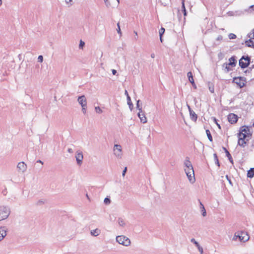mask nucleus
<instances>
[{
  "label": "nucleus",
  "mask_w": 254,
  "mask_h": 254,
  "mask_svg": "<svg viewBox=\"0 0 254 254\" xmlns=\"http://www.w3.org/2000/svg\"><path fill=\"white\" fill-rule=\"evenodd\" d=\"M226 178H227V180L228 181L229 183H230V184L232 185V183L231 182V179H230V178L228 177V175H226Z\"/></svg>",
  "instance_id": "nucleus-47"
},
{
  "label": "nucleus",
  "mask_w": 254,
  "mask_h": 254,
  "mask_svg": "<svg viewBox=\"0 0 254 254\" xmlns=\"http://www.w3.org/2000/svg\"><path fill=\"white\" fill-rule=\"evenodd\" d=\"M17 168L23 172L26 170L27 166L24 162H21L18 164Z\"/></svg>",
  "instance_id": "nucleus-18"
},
{
  "label": "nucleus",
  "mask_w": 254,
  "mask_h": 254,
  "mask_svg": "<svg viewBox=\"0 0 254 254\" xmlns=\"http://www.w3.org/2000/svg\"><path fill=\"white\" fill-rule=\"evenodd\" d=\"M151 57L152 58H155V54H154V53H152V54H151Z\"/></svg>",
  "instance_id": "nucleus-58"
},
{
  "label": "nucleus",
  "mask_w": 254,
  "mask_h": 254,
  "mask_svg": "<svg viewBox=\"0 0 254 254\" xmlns=\"http://www.w3.org/2000/svg\"><path fill=\"white\" fill-rule=\"evenodd\" d=\"M254 176V168H251L247 172V177L252 178Z\"/></svg>",
  "instance_id": "nucleus-20"
},
{
  "label": "nucleus",
  "mask_w": 254,
  "mask_h": 254,
  "mask_svg": "<svg viewBox=\"0 0 254 254\" xmlns=\"http://www.w3.org/2000/svg\"><path fill=\"white\" fill-rule=\"evenodd\" d=\"M237 238H239L241 242H246L249 240L250 237L247 232L240 231L236 232L234 234L233 239L236 240Z\"/></svg>",
  "instance_id": "nucleus-2"
},
{
  "label": "nucleus",
  "mask_w": 254,
  "mask_h": 254,
  "mask_svg": "<svg viewBox=\"0 0 254 254\" xmlns=\"http://www.w3.org/2000/svg\"><path fill=\"white\" fill-rule=\"evenodd\" d=\"M254 68V64L252 65L251 66L249 67L248 69H247V70H246L244 71V72L245 73H249L251 72L252 69H253Z\"/></svg>",
  "instance_id": "nucleus-27"
},
{
  "label": "nucleus",
  "mask_w": 254,
  "mask_h": 254,
  "mask_svg": "<svg viewBox=\"0 0 254 254\" xmlns=\"http://www.w3.org/2000/svg\"><path fill=\"white\" fill-rule=\"evenodd\" d=\"M251 60V59L249 56H243L239 60V66L243 69L248 67L250 64Z\"/></svg>",
  "instance_id": "nucleus-3"
},
{
  "label": "nucleus",
  "mask_w": 254,
  "mask_h": 254,
  "mask_svg": "<svg viewBox=\"0 0 254 254\" xmlns=\"http://www.w3.org/2000/svg\"><path fill=\"white\" fill-rule=\"evenodd\" d=\"M187 106H188V109H189V111L190 112V110H192V109H191V108L190 107V106L189 105H188Z\"/></svg>",
  "instance_id": "nucleus-61"
},
{
  "label": "nucleus",
  "mask_w": 254,
  "mask_h": 254,
  "mask_svg": "<svg viewBox=\"0 0 254 254\" xmlns=\"http://www.w3.org/2000/svg\"><path fill=\"white\" fill-rule=\"evenodd\" d=\"M212 119H213V121L214 122V123L217 125V126H218V127L219 128H221V126L220 125L217 123V119L215 118V117H212Z\"/></svg>",
  "instance_id": "nucleus-35"
},
{
  "label": "nucleus",
  "mask_w": 254,
  "mask_h": 254,
  "mask_svg": "<svg viewBox=\"0 0 254 254\" xmlns=\"http://www.w3.org/2000/svg\"><path fill=\"white\" fill-rule=\"evenodd\" d=\"M190 242L191 243H193L195 245V246L197 247V246H199V244H198V243L197 242H196L195 241V240L194 239V238H192L190 240Z\"/></svg>",
  "instance_id": "nucleus-32"
},
{
  "label": "nucleus",
  "mask_w": 254,
  "mask_h": 254,
  "mask_svg": "<svg viewBox=\"0 0 254 254\" xmlns=\"http://www.w3.org/2000/svg\"><path fill=\"white\" fill-rule=\"evenodd\" d=\"M2 193L4 195H5L7 193V190H6V189H5L4 190H3L2 191Z\"/></svg>",
  "instance_id": "nucleus-50"
},
{
  "label": "nucleus",
  "mask_w": 254,
  "mask_h": 254,
  "mask_svg": "<svg viewBox=\"0 0 254 254\" xmlns=\"http://www.w3.org/2000/svg\"><path fill=\"white\" fill-rule=\"evenodd\" d=\"M199 202H200V208L201 209V207H204V206L200 201H199Z\"/></svg>",
  "instance_id": "nucleus-57"
},
{
  "label": "nucleus",
  "mask_w": 254,
  "mask_h": 254,
  "mask_svg": "<svg viewBox=\"0 0 254 254\" xmlns=\"http://www.w3.org/2000/svg\"><path fill=\"white\" fill-rule=\"evenodd\" d=\"M222 39H223V37L221 35H219L216 39V40L217 41H221V40H222Z\"/></svg>",
  "instance_id": "nucleus-46"
},
{
  "label": "nucleus",
  "mask_w": 254,
  "mask_h": 254,
  "mask_svg": "<svg viewBox=\"0 0 254 254\" xmlns=\"http://www.w3.org/2000/svg\"><path fill=\"white\" fill-rule=\"evenodd\" d=\"M238 136L239 137L238 145L241 147H244L247 143L245 139L247 137L248 135L246 134V133L239 132L238 133Z\"/></svg>",
  "instance_id": "nucleus-7"
},
{
  "label": "nucleus",
  "mask_w": 254,
  "mask_h": 254,
  "mask_svg": "<svg viewBox=\"0 0 254 254\" xmlns=\"http://www.w3.org/2000/svg\"><path fill=\"white\" fill-rule=\"evenodd\" d=\"M117 26H118V28L117 29V32H118V34L121 35L122 33H121V28H120L119 23H118Z\"/></svg>",
  "instance_id": "nucleus-38"
},
{
  "label": "nucleus",
  "mask_w": 254,
  "mask_h": 254,
  "mask_svg": "<svg viewBox=\"0 0 254 254\" xmlns=\"http://www.w3.org/2000/svg\"><path fill=\"white\" fill-rule=\"evenodd\" d=\"M252 39H249V40L246 41L245 43L247 46V44H250V43H251V44H253V41Z\"/></svg>",
  "instance_id": "nucleus-39"
},
{
  "label": "nucleus",
  "mask_w": 254,
  "mask_h": 254,
  "mask_svg": "<svg viewBox=\"0 0 254 254\" xmlns=\"http://www.w3.org/2000/svg\"><path fill=\"white\" fill-rule=\"evenodd\" d=\"M10 213V209L9 207L5 206H0V215L1 219L4 220L6 219Z\"/></svg>",
  "instance_id": "nucleus-4"
},
{
  "label": "nucleus",
  "mask_w": 254,
  "mask_h": 254,
  "mask_svg": "<svg viewBox=\"0 0 254 254\" xmlns=\"http://www.w3.org/2000/svg\"><path fill=\"white\" fill-rule=\"evenodd\" d=\"M82 111L85 114L86 112V107H82Z\"/></svg>",
  "instance_id": "nucleus-45"
},
{
  "label": "nucleus",
  "mask_w": 254,
  "mask_h": 254,
  "mask_svg": "<svg viewBox=\"0 0 254 254\" xmlns=\"http://www.w3.org/2000/svg\"><path fill=\"white\" fill-rule=\"evenodd\" d=\"M190 119L194 122H196L197 119V115L192 110H190Z\"/></svg>",
  "instance_id": "nucleus-19"
},
{
  "label": "nucleus",
  "mask_w": 254,
  "mask_h": 254,
  "mask_svg": "<svg viewBox=\"0 0 254 254\" xmlns=\"http://www.w3.org/2000/svg\"><path fill=\"white\" fill-rule=\"evenodd\" d=\"M112 71L113 74H114V75H115L117 73V71L115 69H112Z\"/></svg>",
  "instance_id": "nucleus-53"
},
{
  "label": "nucleus",
  "mask_w": 254,
  "mask_h": 254,
  "mask_svg": "<svg viewBox=\"0 0 254 254\" xmlns=\"http://www.w3.org/2000/svg\"><path fill=\"white\" fill-rule=\"evenodd\" d=\"M137 116L140 119L141 122H142L143 124L146 123L147 122L146 118L145 117V115L143 113V112H140V111H139V112L137 114Z\"/></svg>",
  "instance_id": "nucleus-15"
},
{
  "label": "nucleus",
  "mask_w": 254,
  "mask_h": 254,
  "mask_svg": "<svg viewBox=\"0 0 254 254\" xmlns=\"http://www.w3.org/2000/svg\"><path fill=\"white\" fill-rule=\"evenodd\" d=\"M67 151L70 153H73V150L71 148H68Z\"/></svg>",
  "instance_id": "nucleus-51"
},
{
  "label": "nucleus",
  "mask_w": 254,
  "mask_h": 254,
  "mask_svg": "<svg viewBox=\"0 0 254 254\" xmlns=\"http://www.w3.org/2000/svg\"><path fill=\"white\" fill-rule=\"evenodd\" d=\"M247 46L249 47L254 48V42H253V44H247Z\"/></svg>",
  "instance_id": "nucleus-48"
},
{
  "label": "nucleus",
  "mask_w": 254,
  "mask_h": 254,
  "mask_svg": "<svg viewBox=\"0 0 254 254\" xmlns=\"http://www.w3.org/2000/svg\"><path fill=\"white\" fill-rule=\"evenodd\" d=\"M117 1H118V3L120 2V0H117Z\"/></svg>",
  "instance_id": "nucleus-64"
},
{
  "label": "nucleus",
  "mask_w": 254,
  "mask_h": 254,
  "mask_svg": "<svg viewBox=\"0 0 254 254\" xmlns=\"http://www.w3.org/2000/svg\"><path fill=\"white\" fill-rule=\"evenodd\" d=\"M229 65L232 67L236 66L237 64L236 57L235 56H232L229 59Z\"/></svg>",
  "instance_id": "nucleus-14"
},
{
  "label": "nucleus",
  "mask_w": 254,
  "mask_h": 254,
  "mask_svg": "<svg viewBox=\"0 0 254 254\" xmlns=\"http://www.w3.org/2000/svg\"><path fill=\"white\" fill-rule=\"evenodd\" d=\"M84 45H85V43L83 41H82V40H80L79 45V48H82L84 46Z\"/></svg>",
  "instance_id": "nucleus-41"
},
{
  "label": "nucleus",
  "mask_w": 254,
  "mask_h": 254,
  "mask_svg": "<svg viewBox=\"0 0 254 254\" xmlns=\"http://www.w3.org/2000/svg\"><path fill=\"white\" fill-rule=\"evenodd\" d=\"M127 167H125L124 170L123 171V172H122V176L123 177H124L125 176V174L127 172Z\"/></svg>",
  "instance_id": "nucleus-44"
},
{
  "label": "nucleus",
  "mask_w": 254,
  "mask_h": 254,
  "mask_svg": "<svg viewBox=\"0 0 254 254\" xmlns=\"http://www.w3.org/2000/svg\"><path fill=\"white\" fill-rule=\"evenodd\" d=\"M248 36L250 39H254V32L248 34Z\"/></svg>",
  "instance_id": "nucleus-36"
},
{
  "label": "nucleus",
  "mask_w": 254,
  "mask_h": 254,
  "mask_svg": "<svg viewBox=\"0 0 254 254\" xmlns=\"http://www.w3.org/2000/svg\"><path fill=\"white\" fill-rule=\"evenodd\" d=\"M233 82L237 84L240 88H242L246 85V79L242 76L235 77L233 78Z\"/></svg>",
  "instance_id": "nucleus-6"
},
{
  "label": "nucleus",
  "mask_w": 254,
  "mask_h": 254,
  "mask_svg": "<svg viewBox=\"0 0 254 254\" xmlns=\"http://www.w3.org/2000/svg\"><path fill=\"white\" fill-rule=\"evenodd\" d=\"M95 109L96 113L98 114H101L103 112L102 110L99 106L96 107Z\"/></svg>",
  "instance_id": "nucleus-30"
},
{
  "label": "nucleus",
  "mask_w": 254,
  "mask_h": 254,
  "mask_svg": "<svg viewBox=\"0 0 254 254\" xmlns=\"http://www.w3.org/2000/svg\"><path fill=\"white\" fill-rule=\"evenodd\" d=\"M127 104L129 106V109L131 111L133 109V105L131 102V99H130V97H129V96H127Z\"/></svg>",
  "instance_id": "nucleus-21"
},
{
  "label": "nucleus",
  "mask_w": 254,
  "mask_h": 254,
  "mask_svg": "<svg viewBox=\"0 0 254 254\" xmlns=\"http://www.w3.org/2000/svg\"><path fill=\"white\" fill-rule=\"evenodd\" d=\"M125 94L127 95V96H129L128 92L127 90L125 91Z\"/></svg>",
  "instance_id": "nucleus-62"
},
{
  "label": "nucleus",
  "mask_w": 254,
  "mask_h": 254,
  "mask_svg": "<svg viewBox=\"0 0 254 254\" xmlns=\"http://www.w3.org/2000/svg\"><path fill=\"white\" fill-rule=\"evenodd\" d=\"M2 4V0H0V6Z\"/></svg>",
  "instance_id": "nucleus-63"
},
{
  "label": "nucleus",
  "mask_w": 254,
  "mask_h": 254,
  "mask_svg": "<svg viewBox=\"0 0 254 254\" xmlns=\"http://www.w3.org/2000/svg\"><path fill=\"white\" fill-rule=\"evenodd\" d=\"M206 134H207V137H208L209 140L210 141L212 142L213 141V138H212V136L211 134V133H210V131H209V130L206 129Z\"/></svg>",
  "instance_id": "nucleus-24"
},
{
  "label": "nucleus",
  "mask_w": 254,
  "mask_h": 254,
  "mask_svg": "<svg viewBox=\"0 0 254 254\" xmlns=\"http://www.w3.org/2000/svg\"><path fill=\"white\" fill-rule=\"evenodd\" d=\"M182 11L186 10V7H185V0H182Z\"/></svg>",
  "instance_id": "nucleus-40"
},
{
  "label": "nucleus",
  "mask_w": 254,
  "mask_h": 254,
  "mask_svg": "<svg viewBox=\"0 0 254 254\" xmlns=\"http://www.w3.org/2000/svg\"><path fill=\"white\" fill-rule=\"evenodd\" d=\"M222 149L225 152L226 156L228 157L229 161L232 164H233V160L231 154L230 153V152L228 151V150L227 149V148L225 147H222Z\"/></svg>",
  "instance_id": "nucleus-16"
},
{
  "label": "nucleus",
  "mask_w": 254,
  "mask_h": 254,
  "mask_svg": "<svg viewBox=\"0 0 254 254\" xmlns=\"http://www.w3.org/2000/svg\"><path fill=\"white\" fill-rule=\"evenodd\" d=\"M104 203H106V204H109L111 202V200H110V199L108 197H106L105 199H104Z\"/></svg>",
  "instance_id": "nucleus-37"
},
{
  "label": "nucleus",
  "mask_w": 254,
  "mask_h": 254,
  "mask_svg": "<svg viewBox=\"0 0 254 254\" xmlns=\"http://www.w3.org/2000/svg\"><path fill=\"white\" fill-rule=\"evenodd\" d=\"M197 248H198V250L199 252L200 253V254L203 253V248L200 245H199V246H197Z\"/></svg>",
  "instance_id": "nucleus-43"
},
{
  "label": "nucleus",
  "mask_w": 254,
  "mask_h": 254,
  "mask_svg": "<svg viewBox=\"0 0 254 254\" xmlns=\"http://www.w3.org/2000/svg\"><path fill=\"white\" fill-rule=\"evenodd\" d=\"M7 229L5 226L0 227V242L6 236Z\"/></svg>",
  "instance_id": "nucleus-11"
},
{
  "label": "nucleus",
  "mask_w": 254,
  "mask_h": 254,
  "mask_svg": "<svg viewBox=\"0 0 254 254\" xmlns=\"http://www.w3.org/2000/svg\"><path fill=\"white\" fill-rule=\"evenodd\" d=\"M159 36H160V40L161 42H163V39H162L163 35H159Z\"/></svg>",
  "instance_id": "nucleus-56"
},
{
  "label": "nucleus",
  "mask_w": 254,
  "mask_h": 254,
  "mask_svg": "<svg viewBox=\"0 0 254 254\" xmlns=\"http://www.w3.org/2000/svg\"><path fill=\"white\" fill-rule=\"evenodd\" d=\"M183 12L184 15L185 16H186L187 13V10H183Z\"/></svg>",
  "instance_id": "nucleus-54"
},
{
  "label": "nucleus",
  "mask_w": 254,
  "mask_h": 254,
  "mask_svg": "<svg viewBox=\"0 0 254 254\" xmlns=\"http://www.w3.org/2000/svg\"><path fill=\"white\" fill-rule=\"evenodd\" d=\"M140 100H138L137 101V103H136V108L140 111V112H142V107H140V105H139V102H140Z\"/></svg>",
  "instance_id": "nucleus-28"
},
{
  "label": "nucleus",
  "mask_w": 254,
  "mask_h": 254,
  "mask_svg": "<svg viewBox=\"0 0 254 254\" xmlns=\"http://www.w3.org/2000/svg\"><path fill=\"white\" fill-rule=\"evenodd\" d=\"M238 117L235 114L231 113L228 116V120L231 124H235L237 122Z\"/></svg>",
  "instance_id": "nucleus-10"
},
{
  "label": "nucleus",
  "mask_w": 254,
  "mask_h": 254,
  "mask_svg": "<svg viewBox=\"0 0 254 254\" xmlns=\"http://www.w3.org/2000/svg\"><path fill=\"white\" fill-rule=\"evenodd\" d=\"M230 66L231 65H229V63H225L222 64V67L224 68L225 73H228L230 71L232 70V69L230 68Z\"/></svg>",
  "instance_id": "nucleus-17"
},
{
  "label": "nucleus",
  "mask_w": 254,
  "mask_h": 254,
  "mask_svg": "<svg viewBox=\"0 0 254 254\" xmlns=\"http://www.w3.org/2000/svg\"><path fill=\"white\" fill-rule=\"evenodd\" d=\"M187 75H188L189 81L191 83L194 84V80H193V76H192V72L191 71L189 72L188 73V74H187Z\"/></svg>",
  "instance_id": "nucleus-22"
},
{
  "label": "nucleus",
  "mask_w": 254,
  "mask_h": 254,
  "mask_svg": "<svg viewBox=\"0 0 254 254\" xmlns=\"http://www.w3.org/2000/svg\"><path fill=\"white\" fill-rule=\"evenodd\" d=\"M201 211L202 212V215L203 216H205L206 215V210H205V209L204 208V207H201Z\"/></svg>",
  "instance_id": "nucleus-33"
},
{
  "label": "nucleus",
  "mask_w": 254,
  "mask_h": 254,
  "mask_svg": "<svg viewBox=\"0 0 254 254\" xmlns=\"http://www.w3.org/2000/svg\"><path fill=\"white\" fill-rule=\"evenodd\" d=\"M184 164L186 167V168L185 169V171L188 179L191 183H193L195 181L194 170L192 165L188 157H187Z\"/></svg>",
  "instance_id": "nucleus-1"
},
{
  "label": "nucleus",
  "mask_w": 254,
  "mask_h": 254,
  "mask_svg": "<svg viewBox=\"0 0 254 254\" xmlns=\"http://www.w3.org/2000/svg\"><path fill=\"white\" fill-rule=\"evenodd\" d=\"M118 223H119V224L121 226H122V227L125 226L126 225L125 222H124V220L122 218H119L118 219Z\"/></svg>",
  "instance_id": "nucleus-26"
},
{
  "label": "nucleus",
  "mask_w": 254,
  "mask_h": 254,
  "mask_svg": "<svg viewBox=\"0 0 254 254\" xmlns=\"http://www.w3.org/2000/svg\"><path fill=\"white\" fill-rule=\"evenodd\" d=\"M114 151L115 155L118 157H121L122 156V146L119 144H115L114 147Z\"/></svg>",
  "instance_id": "nucleus-9"
},
{
  "label": "nucleus",
  "mask_w": 254,
  "mask_h": 254,
  "mask_svg": "<svg viewBox=\"0 0 254 254\" xmlns=\"http://www.w3.org/2000/svg\"><path fill=\"white\" fill-rule=\"evenodd\" d=\"M77 101L78 103L81 105V107L87 106V101L85 96L82 95L78 97Z\"/></svg>",
  "instance_id": "nucleus-13"
},
{
  "label": "nucleus",
  "mask_w": 254,
  "mask_h": 254,
  "mask_svg": "<svg viewBox=\"0 0 254 254\" xmlns=\"http://www.w3.org/2000/svg\"><path fill=\"white\" fill-rule=\"evenodd\" d=\"M240 132L243 133H246L248 135L247 137H250L252 136V134L250 133V128L248 127L244 126L241 127Z\"/></svg>",
  "instance_id": "nucleus-12"
},
{
  "label": "nucleus",
  "mask_w": 254,
  "mask_h": 254,
  "mask_svg": "<svg viewBox=\"0 0 254 254\" xmlns=\"http://www.w3.org/2000/svg\"><path fill=\"white\" fill-rule=\"evenodd\" d=\"M236 35L235 34L233 33H230L229 35V38L230 39H235L236 38Z\"/></svg>",
  "instance_id": "nucleus-31"
},
{
  "label": "nucleus",
  "mask_w": 254,
  "mask_h": 254,
  "mask_svg": "<svg viewBox=\"0 0 254 254\" xmlns=\"http://www.w3.org/2000/svg\"><path fill=\"white\" fill-rule=\"evenodd\" d=\"M249 9H251V10H254V4L251 5L249 7Z\"/></svg>",
  "instance_id": "nucleus-49"
},
{
  "label": "nucleus",
  "mask_w": 254,
  "mask_h": 254,
  "mask_svg": "<svg viewBox=\"0 0 254 254\" xmlns=\"http://www.w3.org/2000/svg\"><path fill=\"white\" fill-rule=\"evenodd\" d=\"M72 0H65V2L66 3H68L69 2H72Z\"/></svg>",
  "instance_id": "nucleus-55"
},
{
  "label": "nucleus",
  "mask_w": 254,
  "mask_h": 254,
  "mask_svg": "<svg viewBox=\"0 0 254 254\" xmlns=\"http://www.w3.org/2000/svg\"><path fill=\"white\" fill-rule=\"evenodd\" d=\"M165 29L163 27H161L160 28V29L159 30V35H163V34L165 32Z\"/></svg>",
  "instance_id": "nucleus-34"
},
{
  "label": "nucleus",
  "mask_w": 254,
  "mask_h": 254,
  "mask_svg": "<svg viewBox=\"0 0 254 254\" xmlns=\"http://www.w3.org/2000/svg\"><path fill=\"white\" fill-rule=\"evenodd\" d=\"M191 84H192V86H193L195 89H196V85H195V83H194V84L191 83Z\"/></svg>",
  "instance_id": "nucleus-60"
},
{
  "label": "nucleus",
  "mask_w": 254,
  "mask_h": 254,
  "mask_svg": "<svg viewBox=\"0 0 254 254\" xmlns=\"http://www.w3.org/2000/svg\"><path fill=\"white\" fill-rule=\"evenodd\" d=\"M38 60L39 62L42 63L43 61V57L42 55H40L38 56Z\"/></svg>",
  "instance_id": "nucleus-42"
},
{
  "label": "nucleus",
  "mask_w": 254,
  "mask_h": 254,
  "mask_svg": "<svg viewBox=\"0 0 254 254\" xmlns=\"http://www.w3.org/2000/svg\"><path fill=\"white\" fill-rule=\"evenodd\" d=\"M100 230L98 229H96L91 231V234L92 235L94 236H97L99 235Z\"/></svg>",
  "instance_id": "nucleus-23"
},
{
  "label": "nucleus",
  "mask_w": 254,
  "mask_h": 254,
  "mask_svg": "<svg viewBox=\"0 0 254 254\" xmlns=\"http://www.w3.org/2000/svg\"><path fill=\"white\" fill-rule=\"evenodd\" d=\"M134 33L136 35V37H134V39L136 40L138 39L137 33L136 31H134Z\"/></svg>",
  "instance_id": "nucleus-52"
},
{
  "label": "nucleus",
  "mask_w": 254,
  "mask_h": 254,
  "mask_svg": "<svg viewBox=\"0 0 254 254\" xmlns=\"http://www.w3.org/2000/svg\"><path fill=\"white\" fill-rule=\"evenodd\" d=\"M209 89L211 93H213L214 92V88L212 84L210 85V83H209Z\"/></svg>",
  "instance_id": "nucleus-29"
},
{
  "label": "nucleus",
  "mask_w": 254,
  "mask_h": 254,
  "mask_svg": "<svg viewBox=\"0 0 254 254\" xmlns=\"http://www.w3.org/2000/svg\"><path fill=\"white\" fill-rule=\"evenodd\" d=\"M116 241L119 243V244L125 246H128L130 244V240L127 237L124 236H117Z\"/></svg>",
  "instance_id": "nucleus-5"
},
{
  "label": "nucleus",
  "mask_w": 254,
  "mask_h": 254,
  "mask_svg": "<svg viewBox=\"0 0 254 254\" xmlns=\"http://www.w3.org/2000/svg\"><path fill=\"white\" fill-rule=\"evenodd\" d=\"M213 156H214V161H215V164L218 166H220V163H219V160H218V158L217 154L216 153H214L213 154Z\"/></svg>",
  "instance_id": "nucleus-25"
},
{
  "label": "nucleus",
  "mask_w": 254,
  "mask_h": 254,
  "mask_svg": "<svg viewBox=\"0 0 254 254\" xmlns=\"http://www.w3.org/2000/svg\"><path fill=\"white\" fill-rule=\"evenodd\" d=\"M37 163H41L42 164H43V162L41 160H37Z\"/></svg>",
  "instance_id": "nucleus-59"
},
{
  "label": "nucleus",
  "mask_w": 254,
  "mask_h": 254,
  "mask_svg": "<svg viewBox=\"0 0 254 254\" xmlns=\"http://www.w3.org/2000/svg\"><path fill=\"white\" fill-rule=\"evenodd\" d=\"M75 158L77 164L79 166H80L82 163V161L83 159V155L82 152L79 150L77 151L76 152Z\"/></svg>",
  "instance_id": "nucleus-8"
}]
</instances>
